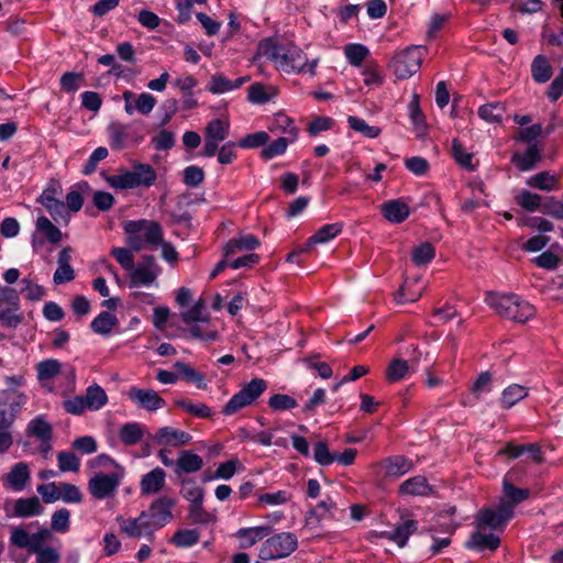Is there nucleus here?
<instances>
[{
	"mask_svg": "<svg viewBox=\"0 0 563 563\" xmlns=\"http://www.w3.org/2000/svg\"><path fill=\"white\" fill-rule=\"evenodd\" d=\"M275 95L276 89L274 87L266 88L264 85L260 82H254L249 87V100L252 103H265Z\"/></svg>",
	"mask_w": 563,
	"mask_h": 563,
	"instance_id": "nucleus-48",
	"label": "nucleus"
},
{
	"mask_svg": "<svg viewBox=\"0 0 563 563\" xmlns=\"http://www.w3.org/2000/svg\"><path fill=\"white\" fill-rule=\"evenodd\" d=\"M503 498L500 500H507L511 505V512L517 504L527 499L529 492L527 489L517 488L507 481H504Z\"/></svg>",
	"mask_w": 563,
	"mask_h": 563,
	"instance_id": "nucleus-54",
	"label": "nucleus"
},
{
	"mask_svg": "<svg viewBox=\"0 0 563 563\" xmlns=\"http://www.w3.org/2000/svg\"><path fill=\"white\" fill-rule=\"evenodd\" d=\"M118 324L119 320L114 314L102 311L91 321L90 325L95 333L108 336Z\"/></svg>",
	"mask_w": 563,
	"mask_h": 563,
	"instance_id": "nucleus-37",
	"label": "nucleus"
},
{
	"mask_svg": "<svg viewBox=\"0 0 563 563\" xmlns=\"http://www.w3.org/2000/svg\"><path fill=\"white\" fill-rule=\"evenodd\" d=\"M199 541V532L195 529H181L177 530L170 542L175 544L177 548H189L198 543Z\"/></svg>",
	"mask_w": 563,
	"mask_h": 563,
	"instance_id": "nucleus-56",
	"label": "nucleus"
},
{
	"mask_svg": "<svg viewBox=\"0 0 563 563\" xmlns=\"http://www.w3.org/2000/svg\"><path fill=\"white\" fill-rule=\"evenodd\" d=\"M62 369V364L57 360L49 358L42 361L36 366L37 379L46 386V383L55 378Z\"/></svg>",
	"mask_w": 563,
	"mask_h": 563,
	"instance_id": "nucleus-42",
	"label": "nucleus"
},
{
	"mask_svg": "<svg viewBox=\"0 0 563 563\" xmlns=\"http://www.w3.org/2000/svg\"><path fill=\"white\" fill-rule=\"evenodd\" d=\"M261 55L274 63L277 69L284 73L314 74L318 59L307 62L301 48L292 44H282L273 38H266L258 46Z\"/></svg>",
	"mask_w": 563,
	"mask_h": 563,
	"instance_id": "nucleus-1",
	"label": "nucleus"
},
{
	"mask_svg": "<svg viewBox=\"0 0 563 563\" xmlns=\"http://www.w3.org/2000/svg\"><path fill=\"white\" fill-rule=\"evenodd\" d=\"M126 243L134 251H141L145 245L157 246L162 242V227L151 220H129L123 223Z\"/></svg>",
	"mask_w": 563,
	"mask_h": 563,
	"instance_id": "nucleus-3",
	"label": "nucleus"
},
{
	"mask_svg": "<svg viewBox=\"0 0 563 563\" xmlns=\"http://www.w3.org/2000/svg\"><path fill=\"white\" fill-rule=\"evenodd\" d=\"M26 433L38 441V450L44 456L51 452L53 429L44 416L32 419L26 427Z\"/></svg>",
	"mask_w": 563,
	"mask_h": 563,
	"instance_id": "nucleus-16",
	"label": "nucleus"
},
{
	"mask_svg": "<svg viewBox=\"0 0 563 563\" xmlns=\"http://www.w3.org/2000/svg\"><path fill=\"white\" fill-rule=\"evenodd\" d=\"M230 132L228 119H212L205 129V145L202 154L207 157L216 155L219 144L224 141Z\"/></svg>",
	"mask_w": 563,
	"mask_h": 563,
	"instance_id": "nucleus-13",
	"label": "nucleus"
},
{
	"mask_svg": "<svg viewBox=\"0 0 563 563\" xmlns=\"http://www.w3.org/2000/svg\"><path fill=\"white\" fill-rule=\"evenodd\" d=\"M162 273V268L153 256H144L141 262L133 266L129 272V286L152 287L157 286V278Z\"/></svg>",
	"mask_w": 563,
	"mask_h": 563,
	"instance_id": "nucleus-10",
	"label": "nucleus"
},
{
	"mask_svg": "<svg viewBox=\"0 0 563 563\" xmlns=\"http://www.w3.org/2000/svg\"><path fill=\"white\" fill-rule=\"evenodd\" d=\"M272 132H282L289 140H297L298 129L294 121L284 113H277L268 126Z\"/></svg>",
	"mask_w": 563,
	"mask_h": 563,
	"instance_id": "nucleus-36",
	"label": "nucleus"
},
{
	"mask_svg": "<svg viewBox=\"0 0 563 563\" xmlns=\"http://www.w3.org/2000/svg\"><path fill=\"white\" fill-rule=\"evenodd\" d=\"M485 301L501 318L516 322H526L536 313L533 306L515 294L489 292Z\"/></svg>",
	"mask_w": 563,
	"mask_h": 563,
	"instance_id": "nucleus-2",
	"label": "nucleus"
},
{
	"mask_svg": "<svg viewBox=\"0 0 563 563\" xmlns=\"http://www.w3.org/2000/svg\"><path fill=\"white\" fill-rule=\"evenodd\" d=\"M191 440L192 437L188 432L170 426L158 428L153 435V441L157 445L167 448L185 446L189 444Z\"/></svg>",
	"mask_w": 563,
	"mask_h": 563,
	"instance_id": "nucleus-18",
	"label": "nucleus"
},
{
	"mask_svg": "<svg viewBox=\"0 0 563 563\" xmlns=\"http://www.w3.org/2000/svg\"><path fill=\"white\" fill-rule=\"evenodd\" d=\"M527 185L543 191H552L556 188L559 178L550 172H541L527 179Z\"/></svg>",
	"mask_w": 563,
	"mask_h": 563,
	"instance_id": "nucleus-41",
	"label": "nucleus"
},
{
	"mask_svg": "<svg viewBox=\"0 0 563 563\" xmlns=\"http://www.w3.org/2000/svg\"><path fill=\"white\" fill-rule=\"evenodd\" d=\"M44 508L37 497L19 498L14 501L13 511L9 514L10 517L27 518L40 516Z\"/></svg>",
	"mask_w": 563,
	"mask_h": 563,
	"instance_id": "nucleus-30",
	"label": "nucleus"
},
{
	"mask_svg": "<svg viewBox=\"0 0 563 563\" xmlns=\"http://www.w3.org/2000/svg\"><path fill=\"white\" fill-rule=\"evenodd\" d=\"M129 398L139 407L148 411H156L165 406V400L153 389L131 387L128 391Z\"/></svg>",
	"mask_w": 563,
	"mask_h": 563,
	"instance_id": "nucleus-20",
	"label": "nucleus"
},
{
	"mask_svg": "<svg viewBox=\"0 0 563 563\" xmlns=\"http://www.w3.org/2000/svg\"><path fill=\"white\" fill-rule=\"evenodd\" d=\"M426 55V48L422 46H408L397 52L389 63V68L398 79L410 78L416 74Z\"/></svg>",
	"mask_w": 563,
	"mask_h": 563,
	"instance_id": "nucleus-6",
	"label": "nucleus"
},
{
	"mask_svg": "<svg viewBox=\"0 0 563 563\" xmlns=\"http://www.w3.org/2000/svg\"><path fill=\"white\" fill-rule=\"evenodd\" d=\"M379 465L384 468L385 475L390 477L402 476L413 467V463L401 455L387 457Z\"/></svg>",
	"mask_w": 563,
	"mask_h": 563,
	"instance_id": "nucleus-31",
	"label": "nucleus"
},
{
	"mask_svg": "<svg viewBox=\"0 0 563 563\" xmlns=\"http://www.w3.org/2000/svg\"><path fill=\"white\" fill-rule=\"evenodd\" d=\"M53 539V533L47 528H41L34 533L27 532L22 527H13L10 531V542L19 549L36 554L47 548L45 544Z\"/></svg>",
	"mask_w": 563,
	"mask_h": 563,
	"instance_id": "nucleus-8",
	"label": "nucleus"
},
{
	"mask_svg": "<svg viewBox=\"0 0 563 563\" xmlns=\"http://www.w3.org/2000/svg\"><path fill=\"white\" fill-rule=\"evenodd\" d=\"M516 202L527 211L533 212L537 210L542 211V197L529 190H521L516 196Z\"/></svg>",
	"mask_w": 563,
	"mask_h": 563,
	"instance_id": "nucleus-49",
	"label": "nucleus"
},
{
	"mask_svg": "<svg viewBox=\"0 0 563 563\" xmlns=\"http://www.w3.org/2000/svg\"><path fill=\"white\" fill-rule=\"evenodd\" d=\"M181 487L183 496L190 503V505L203 501V489L195 482L190 479H184L181 482Z\"/></svg>",
	"mask_w": 563,
	"mask_h": 563,
	"instance_id": "nucleus-61",
	"label": "nucleus"
},
{
	"mask_svg": "<svg viewBox=\"0 0 563 563\" xmlns=\"http://www.w3.org/2000/svg\"><path fill=\"white\" fill-rule=\"evenodd\" d=\"M120 531L126 537L132 539L144 538L150 542L155 539V529L151 525L147 516L142 511L137 517H122L117 518Z\"/></svg>",
	"mask_w": 563,
	"mask_h": 563,
	"instance_id": "nucleus-11",
	"label": "nucleus"
},
{
	"mask_svg": "<svg viewBox=\"0 0 563 563\" xmlns=\"http://www.w3.org/2000/svg\"><path fill=\"white\" fill-rule=\"evenodd\" d=\"M380 211L385 219L391 223H401L410 214V208L401 199H391L380 206Z\"/></svg>",
	"mask_w": 563,
	"mask_h": 563,
	"instance_id": "nucleus-26",
	"label": "nucleus"
},
{
	"mask_svg": "<svg viewBox=\"0 0 563 563\" xmlns=\"http://www.w3.org/2000/svg\"><path fill=\"white\" fill-rule=\"evenodd\" d=\"M511 518V505L507 500H500L497 509L485 508L479 510L475 525L479 530H496L501 528Z\"/></svg>",
	"mask_w": 563,
	"mask_h": 563,
	"instance_id": "nucleus-12",
	"label": "nucleus"
},
{
	"mask_svg": "<svg viewBox=\"0 0 563 563\" xmlns=\"http://www.w3.org/2000/svg\"><path fill=\"white\" fill-rule=\"evenodd\" d=\"M174 367L177 371L178 375L186 382L195 384L196 387L199 389L207 388L205 375L196 371L190 365L179 361L174 364Z\"/></svg>",
	"mask_w": 563,
	"mask_h": 563,
	"instance_id": "nucleus-39",
	"label": "nucleus"
},
{
	"mask_svg": "<svg viewBox=\"0 0 563 563\" xmlns=\"http://www.w3.org/2000/svg\"><path fill=\"white\" fill-rule=\"evenodd\" d=\"M435 256V250L429 242H423L412 249L411 258L418 266L430 263Z\"/></svg>",
	"mask_w": 563,
	"mask_h": 563,
	"instance_id": "nucleus-51",
	"label": "nucleus"
},
{
	"mask_svg": "<svg viewBox=\"0 0 563 563\" xmlns=\"http://www.w3.org/2000/svg\"><path fill=\"white\" fill-rule=\"evenodd\" d=\"M532 77L537 82H545L552 76V68L544 56H537L531 65Z\"/></svg>",
	"mask_w": 563,
	"mask_h": 563,
	"instance_id": "nucleus-50",
	"label": "nucleus"
},
{
	"mask_svg": "<svg viewBox=\"0 0 563 563\" xmlns=\"http://www.w3.org/2000/svg\"><path fill=\"white\" fill-rule=\"evenodd\" d=\"M344 55L352 66L358 67L369 55V49L365 45L352 43L344 47Z\"/></svg>",
	"mask_w": 563,
	"mask_h": 563,
	"instance_id": "nucleus-52",
	"label": "nucleus"
},
{
	"mask_svg": "<svg viewBox=\"0 0 563 563\" xmlns=\"http://www.w3.org/2000/svg\"><path fill=\"white\" fill-rule=\"evenodd\" d=\"M122 98L124 100V111L129 115L134 114V112L147 115L153 111L157 102L156 98L148 92L135 95L130 90H125Z\"/></svg>",
	"mask_w": 563,
	"mask_h": 563,
	"instance_id": "nucleus-17",
	"label": "nucleus"
},
{
	"mask_svg": "<svg viewBox=\"0 0 563 563\" xmlns=\"http://www.w3.org/2000/svg\"><path fill=\"white\" fill-rule=\"evenodd\" d=\"M70 527V511L66 508L56 510L51 518V531L66 533Z\"/></svg>",
	"mask_w": 563,
	"mask_h": 563,
	"instance_id": "nucleus-59",
	"label": "nucleus"
},
{
	"mask_svg": "<svg viewBox=\"0 0 563 563\" xmlns=\"http://www.w3.org/2000/svg\"><path fill=\"white\" fill-rule=\"evenodd\" d=\"M109 142L113 150L120 151L129 145H136L141 142L142 137L133 139L130 134L128 125L121 123H112L108 128Z\"/></svg>",
	"mask_w": 563,
	"mask_h": 563,
	"instance_id": "nucleus-22",
	"label": "nucleus"
},
{
	"mask_svg": "<svg viewBox=\"0 0 563 563\" xmlns=\"http://www.w3.org/2000/svg\"><path fill=\"white\" fill-rule=\"evenodd\" d=\"M144 435L143 427L137 422L125 423L120 428L119 437L125 445H134Z\"/></svg>",
	"mask_w": 563,
	"mask_h": 563,
	"instance_id": "nucleus-44",
	"label": "nucleus"
},
{
	"mask_svg": "<svg viewBox=\"0 0 563 563\" xmlns=\"http://www.w3.org/2000/svg\"><path fill=\"white\" fill-rule=\"evenodd\" d=\"M175 404L187 413L200 419L212 418L216 413L214 410L206 404L187 398L178 399Z\"/></svg>",
	"mask_w": 563,
	"mask_h": 563,
	"instance_id": "nucleus-35",
	"label": "nucleus"
},
{
	"mask_svg": "<svg viewBox=\"0 0 563 563\" xmlns=\"http://www.w3.org/2000/svg\"><path fill=\"white\" fill-rule=\"evenodd\" d=\"M27 401V397L18 390H7L3 395V402L10 409V419L7 421H13L15 416L21 411Z\"/></svg>",
	"mask_w": 563,
	"mask_h": 563,
	"instance_id": "nucleus-43",
	"label": "nucleus"
},
{
	"mask_svg": "<svg viewBox=\"0 0 563 563\" xmlns=\"http://www.w3.org/2000/svg\"><path fill=\"white\" fill-rule=\"evenodd\" d=\"M478 115L489 123L500 122L505 113V106L500 102L487 103L478 109Z\"/></svg>",
	"mask_w": 563,
	"mask_h": 563,
	"instance_id": "nucleus-53",
	"label": "nucleus"
},
{
	"mask_svg": "<svg viewBox=\"0 0 563 563\" xmlns=\"http://www.w3.org/2000/svg\"><path fill=\"white\" fill-rule=\"evenodd\" d=\"M418 529V522L415 520H406L404 523L399 525L393 531H382V532H371L369 540L376 541L377 539H388L394 541L398 547L404 548L409 539V537L415 533Z\"/></svg>",
	"mask_w": 563,
	"mask_h": 563,
	"instance_id": "nucleus-19",
	"label": "nucleus"
},
{
	"mask_svg": "<svg viewBox=\"0 0 563 563\" xmlns=\"http://www.w3.org/2000/svg\"><path fill=\"white\" fill-rule=\"evenodd\" d=\"M409 372V363L401 358H395L390 362L386 377L389 382L401 380Z\"/></svg>",
	"mask_w": 563,
	"mask_h": 563,
	"instance_id": "nucleus-62",
	"label": "nucleus"
},
{
	"mask_svg": "<svg viewBox=\"0 0 563 563\" xmlns=\"http://www.w3.org/2000/svg\"><path fill=\"white\" fill-rule=\"evenodd\" d=\"M298 548V539L291 532L276 533L261 545L258 556L263 561L289 556Z\"/></svg>",
	"mask_w": 563,
	"mask_h": 563,
	"instance_id": "nucleus-7",
	"label": "nucleus"
},
{
	"mask_svg": "<svg viewBox=\"0 0 563 563\" xmlns=\"http://www.w3.org/2000/svg\"><path fill=\"white\" fill-rule=\"evenodd\" d=\"M203 467V460L191 450H183L178 453L174 472L176 475L199 472Z\"/></svg>",
	"mask_w": 563,
	"mask_h": 563,
	"instance_id": "nucleus-23",
	"label": "nucleus"
},
{
	"mask_svg": "<svg viewBox=\"0 0 563 563\" xmlns=\"http://www.w3.org/2000/svg\"><path fill=\"white\" fill-rule=\"evenodd\" d=\"M247 80L249 77H239L235 80H230L222 74H216L209 81L208 90L214 95H222L240 88Z\"/></svg>",
	"mask_w": 563,
	"mask_h": 563,
	"instance_id": "nucleus-32",
	"label": "nucleus"
},
{
	"mask_svg": "<svg viewBox=\"0 0 563 563\" xmlns=\"http://www.w3.org/2000/svg\"><path fill=\"white\" fill-rule=\"evenodd\" d=\"M343 225L340 222L330 223L321 227L308 240V246L314 244L327 243L334 239L342 232Z\"/></svg>",
	"mask_w": 563,
	"mask_h": 563,
	"instance_id": "nucleus-40",
	"label": "nucleus"
},
{
	"mask_svg": "<svg viewBox=\"0 0 563 563\" xmlns=\"http://www.w3.org/2000/svg\"><path fill=\"white\" fill-rule=\"evenodd\" d=\"M266 389L267 382L265 379L253 378L229 399L221 409V413L227 417L234 416L242 409L254 405Z\"/></svg>",
	"mask_w": 563,
	"mask_h": 563,
	"instance_id": "nucleus-5",
	"label": "nucleus"
},
{
	"mask_svg": "<svg viewBox=\"0 0 563 563\" xmlns=\"http://www.w3.org/2000/svg\"><path fill=\"white\" fill-rule=\"evenodd\" d=\"M156 181V172L148 164H134L132 169H122L118 174L109 176L107 183L114 189H134L151 187Z\"/></svg>",
	"mask_w": 563,
	"mask_h": 563,
	"instance_id": "nucleus-4",
	"label": "nucleus"
},
{
	"mask_svg": "<svg viewBox=\"0 0 563 563\" xmlns=\"http://www.w3.org/2000/svg\"><path fill=\"white\" fill-rule=\"evenodd\" d=\"M296 140H289L288 137L282 136L268 144L261 152L264 159H272L286 152L288 145L294 143Z\"/></svg>",
	"mask_w": 563,
	"mask_h": 563,
	"instance_id": "nucleus-58",
	"label": "nucleus"
},
{
	"mask_svg": "<svg viewBox=\"0 0 563 563\" xmlns=\"http://www.w3.org/2000/svg\"><path fill=\"white\" fill-rule=\"evenodd\" d=\"M452 155L462 168L468 172L476 169V164L473 163V154L467 152L459 140L452 142Z\"/></svg>",
	"mask_w": 563,
	"mask_h": 563,
	"instance_id": "nucleus-47",
	"label": "nucleus"
},
{
	"mask_svg": "<svg viewBox=\"0 0 563 563\" xmlns=\"http://www.w3.org/2000/svg\"><path fill=\"white\" fill-rule=\"evenodd\" d=\"M57 462L60 472H78L80 460L73 452L62 451L57 454Z\"/></svg>",
	"mask_w": 563,
	"mask_h": 563,
	"instance_id": "nucleus-63",
	"label": "nucleus"
},
{
	"mask_svg": "<svg viewBox=\"0 0 563 563\" xmlns=\"http://www.w3.org/2000/svg\"><path fill=\"white\" fill-rule=\"evenodd\" d=\"M165 484L166 473L157 466L141 477L140 489L143 495H155L164 488Z\"/></svg>",
	"mask_w": 563,
	"mask_h": 563,
	"instance_id": "nucleus-24",
	"label": "nucleus"
},
{
	"mask_svg": "<svg viewBox=\"0 0 563 563\" xmlns=\"http://www.w3.org/2000/svg\"><path fill=\"white\" fill-rule=\"evenodd\" d=\"M280 429L279 426L274 427L272 430L268 431H261L255 435L256 442H258L263 446H271L276 445L280 448H287L288 440L286 438L275 437V432Z\"/></svg>",
	"mask_w": 563,
	"mask_h": 563,
	"instance_id": "nucleus-60",
	"label": "nucleus"
},
{
	"mask_svg": "<svg viewBox=\"0 0 563 563\" xmlns=\"http://www.w3.org/2000/svg\"><path fill=\"white\" fill-rule=\"evenodd\" d=\"M115 471L110 473H96L88 482V490L96 499L102 500L111 498L117 494V490L124 476L123 468L115 465Z\"/></svg>",
	"mask_w": 563,
	"mask_h": 563,
	"instance_id": "nucleus-9",
	"label": "nucleus"
},
{
	"mask_svg": "<svg viewBox=\"0 0 563 563\" xmlns=\"http://www.w3.org/2000/svg\"><path fill=\"white\" fill-rule=\"evenodd\" d=\"M272 531L273 528L268 525L241 528L235 532V538L240 540L241 548L247 549L269 536Z\"/></svg>",
	"mask_w": 563,
	"mask_h": 563,
	"instance_id": "nucleus-25",
	"label": "nucleus"
},
{
	"mask_svg": "<svg viewBox=\"0 0 563 563\" xmlns=\"http://www.w3.org/2000/svg\"><path fill=\"white\" fill-rule=\"evenodd\" d=\"M38 202L44 206L55 221L68 223L70 214L66 210L65 203L58 198L57 185L53 184L44 189L38 198Z\"/></svg>",
	"mask_w": 563,
	"mask_h": 563,
	"instance_id": "nucleus-15",
	"label": "nucleus"
},
{
	"mask_svg": "<svg viewBox=\"0 0 563 563\" xmlns=\"http://www.w3.org/2000/svg\"><path fill=\"white\" fill-rule=\"evenodd\" d=\"M292 498V494L288 490L280 489L273 493H264L258 495L257 506H279L289 503Z\"/></svg>",
	"mask_w": 563,
	"mask_h": 563,
	"instance_id": "nucleus-45",
	"label": "nucleus"
},
{
	"mask_svg": "<svg viewBox=\"0 0 563 563\" xmlns=\"http://www.w3.org/2000/svg\"><path fill=\"white\" fill-rule=\"evenodd\" d=\"M297 400L286 394H275L269 397L268 406L274 411L290 410L297 407Z\"/></svg>",
	"mask_w": 563,
	"mask_h": 563,
	"instance_id": "nucleus-64",
	"label": "nucleus"
},
{
	"mask_svg": "<svg viewBox=\"0 0 563 563\" xmlns=\"http://www.w3.org/2000/svg\"><path fill=\"white\" fill-rule=\"evenodd\" d=\"M511 161L520 172H529L541 161V150L537 143L530 144L525 153L514 154Z\"/></svg>",
	"mask_w": 563,
	"mask_h": 563,
	"instance_id": "nucleus-29",
	"label": "nucleus"
},
{
	"mask_svg": "<svg viewBox=\"0 0 563 563\" xmlns=\"http://www.w3.org/2000/svg\"><path fill=\"white\" fill-rule=\"evenodd\" d=\"M527 396L528 389L525 386L512 384L504 389L501 405L504 408H511Z\"/></svg>",
	"mask_w": 563,
	"mask_h": 563,
	"instance_id": "nucleus-46",
	"label": "nucleus"
},
{
	"mask_svg": "<svg viewBox=\"0 0 563 563\" xmlns=\"http://www.w3.org/2000/svg\"><path fill=\"white\" fill-rule=\"evenodd\" d=\"M71 249L64 247L57 257V268L54 273L53 280L56 285H62L71 282L75 278V272L70 266Z\"/></svg>",
	"mask_w": 563,
	"mask_h": 563,
	"instance_id": "nucleus-27",
	"label": "nucleus"
},
{
	"mask_svg": "<svg viewBox=\"0 0 563 563\" xmlns=\"http://www.w3.org/2000/svg\"><path fill=\"white\" fill-rule=\"evenodd\" d=\"M30 481V470L25 462L14 464L10 472L5 475L3 483L9 485L13 490L21 492L25 488Z\"/></svg>",
	"mask_w": 563,
	"mask_h": 563,
	"instance_id": "nucleus-28",
	"label": "nucleus"
},
{
	"mask_svg": "<svg viewBox=\"0 0 563 563\" xmlns=\"http://www.w3.org/2000/svg\"><path fill=\"white\" fill-rule=\"evenodd\" d=\"M500 540L494 533H484L483 530L477 529L473 532L466 542L468 549L484 551V550H496L499 547Z\"/></svg>",
	"mask_w": 563,
	"mask_h": 563,
	"instance_id": "nucleus-33",
	"label": "nucleus"
},
{
	"mask_svg": "<svg viewBox=\"0 0 563 563\" xmlns=\"http://www.w3.org/2000/svg\"><path fill=\"white\" fill-rule=\"evenodd\" d=\"M175 506V500L169 497H161L154 500L147 510L143 512L147 516L151 525L155 531L162 529L173 519L172 509Z\"/></svg>",
	"mask_w": 563,
	"mask_h": 563,
	"instance_id": "nucleus-14",
	"label": "nucleus"
},
{
	"mask_svg": "<svg viewBox=\"0 0 563 563\" xmlns=\"http://www.w3.org/2000/svg\"><path fill=\"white\" fill-rule=\"evenodd\" d=\"M180 316L186 324L209 321V317L205 314V305L202 299H199L192 307L183 311Z\"/></svg>",
	"mask_w": 563,
	"mask_h": 563,
	"instance_id": "nucleus-57",
	"label": "nucleus"
},
{
	"mask_svg": "<svg viewBox=\"0 0 563 563\" xmlns=\"http://www.w3.org/2000/svg\"><path fill=\"white\" fill-rule=\"evenodd\" d=\"M37 234L43 235L49 243H58L62 238V231L45 216H40L35 222V233L32 235V246L36 250L40 242Z\"/></svg>",
	"mask_w": 563,
	"mask_h": 563,
	"instance_id": "nucleus-21",
	"label": "nucleus"
},
{
	"mask_svg": "<svg viewBox=\"0 0 563 563\" xmlns=\"http://www.w3.org/2000/svg\"><path fill=\"white\" fill-rule=\"evenodd\" d=\"M349 126L363 134L366 137L375 139L380 134V129L378 126L369 125L364 119L350 115L347 118Z\"/></svg>",
	"mask_w": 563,
	"mask_h": 563,
	"instance_id": "nucleus-55",
	"label": "nucleus"
},
{
	"mask_svg": "<svg viewBox=\"0 0 563 563\" xmlns=\"http://www.w3.org/2000/svg\"><path fill=\"white\" fill-rule=\"evenodd\" d=\"M85 405L88 406V410L97 411L101 409L108 402V396L104 389L98 384H92L86 389Z\"/></svg>",
	"mask_w": 563,
	"mask_h": 563,
	"instance_id": "nucleus-38",
	"label": "nucleus"
},
{
	"mask_svg": "<svg viewBox=\"0 0 563 563\" xmlns=\"http://www.w3.org/2000/svg\"><path fill=\"white\" fill-rule=\"evenodd\" d=\"M431 492L427 478L420 475L405 481L399 487V493L408 496H428Z\"/></svg>",
	"mask_w": 563,
	"mask_h": 563,
	"instance_id": "nucleus-34",
	"label": "nucleus"
}]
</instances>
